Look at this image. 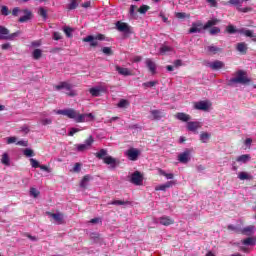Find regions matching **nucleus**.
<instances>
[{"label": "nucleus", "mask_w": 256, "mask_h": 256, "mask_svg": "<svg viewBox=\"0 0 256 256\" xmlns=\"http://www.w3.org/2000/svg\"><path fill=\"white\" fill-rule=\"evenodd\" d=\"M240 83L241 85H251V78L247 77V72L239 70L236 72V77L229 80L228 85Z\"/></svg>", "instance_id": "obj_3"}, {"label": "nucleus", "mask_w": 256, "mask_h": 256, "mask_svg": "<svg viewBox=\"0 0 256 256\" xmlns=\"http://www.w3.org/2000/svg\"><path fill=\"white\" fill-rule=\"evenodd\" d=\"M146 67L149 69L152 75H155L157 71V64H155L151 58L146 59Z\"/></svg>", "instance_id": "obj_17"}, {"label": "nucleus", "mask_w": 256, "mask_h": 256, "mask_svg": "<svg viewBox=\"0 0 256 256\" xmlns=\"http://www.w3.org/2000/svg\"><path fill=\"white\" fill-rule=\"evenodd\" d=\"M79 7V3H77V0H71L68 4L69 11H73V9H77Z\"/></svg>", "instance_id": "obj_39"}, {"label": "nucleus", "mask_w": 256, "mask_h": 256, "mask_svg": "<svg viewBox=\"0 0 256 256\" xmlns=\"http://www.w3.org/2000/svg\"><path fill=\"white\" fill-rule=\"evenodd\" d=\"M237 11H240V13H249L250 11H253V8L251 7L241 8V6H238Z\"/></svg>", "instance_id": "obj_51"}, {"label": "nucleus", "mask_w": 256, "mask_h": 256, "mask_svg": "<svg viewBox=\"0 0 256 256\" xmlns=\"http://www.w3.org/2000/svg\"><path fill=\"white\" fill-rule=\"evenodd\" d=\"M150 115L154 121H160V119L165 117L166 113L164 110H151Z\"/></svg>", "instance_id": "obj_12"}, {"label": "nucleus", "mask_w": 256, "mask_h": 256, "mask_svg": "<svg viewBox=\"0 0 256 256\" xmlns=\"http://www.w3.org/2000/svg\"><path fill=\"white\" fill-rule=\"evenodd\" d=\"M13 143H17V137L12 136L7 138V145H11Z\"/></svg>", "instance_id": "obj_59"}, {"label": "nucleus", "mask_w": 256, "mask_h": 256, "mask_svg": "<svg viewBox=\"0 0 256 256\" xmlns=\"http://www.w3.org/2000/svg\"><path fill=\"white\" fill-rule=\"evenodd\" d=\"M16 145H19L20 147H29V141L20 140V141L16 142Z\"/></svg>", "instance_id": "obj_55"}, {"label": "nucleus", "mask_w": 256, "mask_h": 256, "mask_svg": "<svg viewBox=\"0 0 256 256\" xmlns=\"http://www.w3.org/2000/svg\"><path fill=\"white\" fill-rule=\"evenodd\" d=\"M117 107H119V109H127V107H129V100L121 99Z\"/></svg>", "instance_id": "obj_33"}, {"label": "nucleus", "mask_w": 256, "mask_h": 256, "mask_svg": "<svg viewBox=\"0 0 256 256\" xmlns=\"http://www.w3.org/2000/svg\"><path fill=\"white\" fill-rule=\"evenodd\" d=\"M1 15L7 17V15H11V10L7 6H1Z\"/></svg>", "instance_id": "obj_43"}, {"label": "nucleus", "mask_w": 256, "mask_h": 256, "mask_svg": "<svg viewBox=\"0 0 256 256\" xmlns=\"http://www.w3.org/2000/svg\"><path fill=\"white\" fill-rule=\"evenodd\" d=\"M178 161L180 163H189L191 161V150L187 149L183 153L178 155Z\"/></svg>", "instance_id": "obj_10"}, {"label": "nucleus", "mask_w": 256, "mask_h": 256, "mask_svg": "<svg viewBox=\"0 0 256 256\" xmlns=\"http://www.w3.org/2000/svg\"><path fill=\"white\" fill-rule=\"evenodd\" d=\"M175 117H176V119H178V121H182V123H187V122L191 121V116L184 112L176 113Z\"/></svg>", "instance_id": "obj_16"}, {"label": "nucleus", "mask_w": 256, "mask_h": 256, "mask_svg": "<svg viewBox=\"0 0 256 256\" xmlns=\"http://www.w3.org/2000/svg\"><path fill=\"white\" fill-rule=\"evenodd\" d=\"M93 143H95V139H93V136H89L86 140H85V144L87 145L88 148L91 147V145H93Z\"/></svg>", "instance_id": "obj_48"}, {"label": "nucleus", "mask_w": 256, "mask_h": 256, "mask_svg": "<svg viewBox=\"0 0 256 256\" xmlns=\"http://www.w3.org/2000/svg\"><path fill=\"white\" fill-rule=\"evenodd\" d=\"M139 155H141V151L137 148H130L126 151V156L129 161H137L139 159Z\"/></svg>", "instance_id": "obj_9"}, {"label": "nucleus", "mask_w": 256, "mask_h": 256, "mask_svg": "<svg viewBox=\"0 0 256 256\" xmlns=\"http://www.w3.org/2000/svg\"><path fill=\"white\" fill-rule=\"evenodd\" d=\"M24 155H25L26 157H33V156L35 155V153L33 152V150H31V149H29V148H26V149L24 150Z\"/></svg>", "instance_id": "obj_57"}, {"label": "nucleus", "mask_w": 256, "mask_h": 256, "mask_svg": "<svg viewBox=\"0 0 256 256\" xmlns=\"http://www.w3.org/2000/svg\"><path fill=\"white\" fill-rule=\"evenodd\" d=\"M206 53H208L209 55H217V53H222L223 52V48H219L215 45H210L207 46L205 48Z\"/></svg>", "instance_id": "obj_13"}, {"label": "nucleus", "mask_w": 256, "mask_h": 256, "mask_svg": "<svg viewBox=\"0 0 256 256\" xmlns=\"http://www.w3.org/2000/svg\"><path fill=\"white\" fill-rule=\"evenodd\" d=\"M39 194H40V192H39V190H37V188H30V195L32 197L37 198V197H39Z\"/></svg>", "instance_id": "obj_53"}, {"label": "nucleus", "mask_w": 256, "mask_h": 256, "mask_svg": "<svg viewBox=\"0 0 256 256\" xmlns=\"http://www.w3.org/2000/svg\"><path fill=\"white\" fill-rule=\"evenodd\" d=\"M47 215H49V217H52V219H54V221H55V223H57V225H63V213L47 212Z\"/></svg>", "instance_id": "obj_14"}, {"label": "nucleus", "mask_w": 256, "mask_h": 256, "mask_svg": "<svg viewBox=\"0 0 256 256\" xmlns=\"http://www.w3.org/2000/svg\"><path fill=\"white\" fill-rule=\"evenodd\" d=\"M129 201H123V200H113L112 202H109L108 205H127Z\"/></svg>", "instance_id": "obj_45"}, {"label": "nucleus", "mask_w": 256, "mask_h": 256, "mask_svg": "<svg viewBox=\"0 0 256 256\" xmlns=\"http://www.w3.org/2000/svg\"><path fill=\"white\" fill-rule=\"evenodd\" d=\"M195 109H198V111H207L209 109V102L200 101L195 104Z\"/></svg>", "instance_id": "obj_22"}, {"label": "nucleus", "mask_w": 256, "mask_h": 256, "mask_svg": "<svg viewBox=\"0 0 256 256\" xmlns=\"http://www.w3.org/2000/svg\"><path fill=\"white\" fill-rule=\"evenodd\" d=\"M2 49H3V51H7V50L11 49V43L2 44Z\"/></svg>", "instance_id": "obj_64"}, {"label": "nucleus", "mask_w": 256, "mask_h": 256, "mask_svg": "<svg viewBox=\"0 0 256 256\" xmlns=\"http://www.w3.org/2000/svg\"><path fill=\"white\" fill-rule=\"evenodd\" d=\"M189 33H201V28H199V25L192 24V27L189 29Z\"/></svg>", "instance_id": "obj_42"}, {"label": "nucleus", "mask_w": 256, "mask_h": 256, "mask_svg": "<svg viewBox=\"0 0 256 256\" xmlns=\"http://www.w3.org/2000/svg\"><path fill=\"white\" fill-rule=\"evenodd\" d=\"M160 225H164V227H169V225H173L175 223V220H173L169 216H162L159 218Z\"/></svg>", "instance_id": "obj_15"}, {"label": "nucleus", "mask_w": 256, "mask_h": 256, "mask_svg": "<svg viewBox=\"0 0 256 256\" xmlns=\"http://www.w3.org/2000/svg\"><path fill=\"white\" fill-rule=\"evenodd\" d=\"M116 28L121 33H131V26L125 22L118 21L116 23Z\"/></svg>", "instance_id": "obj_11"}, {"label": "nucleus", "mask_w": 256, "mask_h": 256, "mask_svg": "<svg viewBox=\"0 0 256 256\" xmlns=\"http://www.w3.org/2000/svg\"><path fill=\"white\" fill-rule=\"evenodd\" d=\"M115 69L119 73V75H123L124 77H129V76L133 75V73H131V70H129L128 68L116 66Z\"/></svg>", "instance_id": "obj_20"}, {"label": "nucleus", "mask_w": 256, "mask_h": 256, "mask_svg": "<svg viewBox=\"0 0 256 256\" xmlns=\"http://www.w3.org/2000/svg\"><path fill=\"white\" fill-rule=\"evenodd\" d=\"M209 33H210V35H217V34L221 33V28H219V27H212L209 30Z\"/></svg>", "instance_id": "obj_50"}, {"label": "nucleus", "mask_w": 256, "mask_h": 256, "mask_svg": "<svg viewBox=\"0 0 256 256\" xmlns=\"http://www.w3.org/2000/svg\"><path fill=\"white\" fill-rule=\"evenodd\" d=\"M84 43H90V47H97L99 41H105V35L98 34L96 36L88 35L82 40Z\"/></svg>", "instance_id": "obj_5"}, {"label": "nucleus", "mask_w": 256, "mask_h": 256, "mask_svg": "<svg viewBox=\"0 0 256 256\" xmlns=\"http://www.w3.org/2000/svg\"><path fill=\"white\" fill-rule=\"evenodd\" d=\"M219 23H221L220 19L213 18L205 23L203 29H211V27H215V25H219Z\"/></svg>", "instance_id": "obj_19"}, {"label": "nucleus", "mask_w": 256, "mask_h": 256, "mask_svg": "<svg viewBox=\"0 0 256 256\" xmlns=\"http://www.w3.org/2000/svg\"><path fill=\"white\" fill-rule=\"evenodd\" d=\"M226 33H229V35H233V34L237 33V28H235V26L230 24L226 27Z\"/></svg>", "instance_id": "obj_38"}, {"label": "nucleus", "mask_w": 256, "mask_h": 256, "mask_svg": "<svg viewBox=\"0 0 256 256\" xmlns=\"http://www.w3.org/2000/svg\"><path fill=\"white\" fill-rule=\"evenodd\" d=\"M30 163H31V166H32L34 169H39V167H41V165L39 164V161H37V160L34 159V158H31V159H30Z\"/></svg>", "instance_id": "obj_49"}, {"label": "nucleus", "mask_w": 256, "mask_h": 256, "mask_svg": "<svg viewBox=\"0 0 256 256\" xmlns=\"http://www.w3.org/2000/svg\"><path fill=\"white\" fill-rule=\"evenodd\" d=\"M130 183L133 185H143V174H141L139 171L132 173Z\"/></svg>", "instance_id": "obj_8"}, {"label": "nucleus", "mask_w": 256, "mask_h": 256, "mask_svg": "<svg viewBox=\"0 0 256 256\" xmlns=\"http://www.w3.org/2000/svg\"><path fill=\"white\" fill-rule=\"evenodd\" d=\"M38 15H40V17H42L44 20L47 19V10L43 7H40L38 9Z\"/></svg>", "instance_id": "obj_40"}, {"label": "nucleus", "mask_w": 256, "mask_h": 256, "mask_svg": "<svg viewBox=\"0 0 256 256\" xmlns=\"http://www.w3.org/2000/svg\"><path fill=\"white\" fill-rule=\"evenodd\" d=\"M224 5H233L234 7H241V0H229Z\"/></svg>", "instance_id": "obj_37"}, {"label": "nucleus", "mask_w": 256, "mask_h": 256, "mask_svg": "<svg viewBox=\"0 0 256 256\" xmlns=\"http://www.w3.org/2000/svg\"><path fill=\"white\" fill-rule=\"evenodd\" d=\"M173 49L170 46L167 45H162L160 47V54L161 55H166L167 53L171 52Z\"/></svg>", "instance_id": "obj_34"}, {"label": "nucleus", "mask_w": 256, "mask_h": 256, "mask_svg": "<svg viewBox=\"0 0 256 256\" xmlns=\"http://www.w3.org/2000/svg\"><path fill=\"white\" fill-rule=\"evenodd\" d=\"M177 19H185L187 17V14L185 12H178L176 13Z\"/></svg>", "instance_id": "obj_61"}, {"label": "nucleus", "mask_w": 256, "mask_h": 256, "mask_svg": "<svg viewBox=\"0 0 256 256\" xmlns=\"http://www.w3.org/2000/svg\"><path fill=\"white\" fill-rule=\"evenodd\" d=\"M158 173L159 175H162L163 177H166V179H173L175 176L173 175V173H167L165 172V170L159 168L158 169Z\"/></svg>", "instance_id": "obj_32"}, {"label": "nucleus", "mask_w": 256, "mask_h": 256, "mask_svg": "<svg viewBox=\"0 0 256 256\" xmlns=\"http://www.w3.org/2000/svg\"><path fill=\"white\" fill-rule=\"evenodd\" d=\"M173 185H175V181H168L165 184L157 186L155 189L156 191H167V189H170Z\"/></svg>", "instance_id": "obj_23"}, {"label": "nucleus", "mask_w": 256, "mask_h": 256, "mask_svg": "<svg viewBox=\"0 0 256 256\" xmlns=\"http://www.w3.org/2000/svg\"><path fill=\"white\" fill-rule=\"evenodd\" d=\"M39 169L46 171L47 173H51V169L48 166L40 165Z\"/></svg>", "instance_id": "obj_62"}, {"label": "nucleus", "mask_w": 256, "mask_h": 256, "mask_svg": "<svg viewBox=\"0 0 256 256\" xmlns=\"http://www.w3.org/2000/svg\"><path fill=\"white\" fill-rule=\"evenodd\" d=\"M95 157H97V159H102L103 163H105V165H110L112 169H117V167L121 165L119 159L114 158L113 156H107L106 149H101L99 152H96Z\"/></svg>", "instance_id": "obj_2"}, {"label": "nucleus", "mask_w": 256, "mask_h": 256, "mask_svg": "<svg viewBox=\"0 0 256 256\" xmlns=\"http://www.w3.org/2000/svg\"><path fill=\"white\" fill-rule=\"evenodd\" d=\"M63 37L61 36V32H54L53 33V39L54 41H60Z\"/></svg>", "instance_id": "obj_60"}, {"label": "nucleus", "mask_w": 256, "mask_h": 256, "mask_svg": "<svg viewBox=\"0 0 256 256\" xmlns=\"http://www.w3.org/2000/svg\"><path fill=\"white\" fill-rule=\"evenodd\" d=\"M239 33H243V35H245V37H254L253 30L239 31Z\"/></svg>", "instance_id": "obj_56"}, {"label": "nucleus", "mask_w": 256, "mask_h": 256, "mask_svg": "<svg viewBox=\"0 0 256 256\" xmlns=\"http://www.w3.org/2000/svg\"><path fill=\"white\" fill-rule=\"evenodd\" d=\"M102 53H104V55H108V57H109V56L113 55V50L111 49V47H103Z\"/></svg>", "instance_id": "obj_47"}, {"label": "nucleus", "mask_w": 256, "mask_h": 256, "mask_svg": "<svg viewBox=\"0 0 256 256\" xmlns=\"http://www.w3.org/2000/svg\"><path fill=\"white\" fill-rule=\"evenodd\" d=\"M199 127H200L199 122H188L187 123L188 131H197V129H199Z\"/></svg>", "instance_id": "obj_26"}, {"label": "nucleus", "mask_w": 256, "mask_h": 256, "mask_svg": "<svg viewBox=\"0 0 256 256\" xmlns=\"http://www.w3.org/2000/svg\"><path fill=\"white\" fill-rule=\"evenodd\" d=\"M159 82L157 81H149V82H144L142 84V87H144V89H149L151 87H155V85H157Z\"/></svg>", "instance_id": "obj_36"}, {"label": "nucleus", "mask_w": 256, "mask_h": 256, "mask_svg": "<svg viewBox=\"0 0 256 256\" xmlns=\"http://www.w3.org/2000/svg\"><path fill=\"white\" fill-rule=\"evenodd\" d=\"M89 181H91V176L87 174L82 178L80 187H82V189H87V183H89Z\"/></svg>", "instance_id": "obj_25"}, {"label": "nucleus", "mask_w": 256, "mask_h": 256, "mask_svg": "<svg viewBox=\"0 0 256 256\" xmlns=\"http://www.w3.org/2000/svg\"><path fill=\"white\" fill-rule=\"evenodd\" d=\"M23 13H25V15L19 18V23H27V21L33 17V13L28 9L23 10Z\"/></svg>", "instance_id": "obj_18"}, {"label": "nucleus", "mask_w": 256, "mask_h": 256, "mask_svg": "<svg viewBox=\"0 0 256 256\" xmlns=\"http://www.w3.org/2000/svg\"><path fill=\"white\" fill-rule=\"evenodd\" d=\"M22 33L23 32L21 30H18L9 34V29L5 26H0V41H15L16 37H19Z\"/></svg>", "instance_id": "obj_4"}, {"label": "nucleus", "mask_w": 256, "mask_h": 256, "mask_svg": "<svg viewBox=\"0 0 256 256\" xmlns=\"http://www.w3.org/2000/svg\"><path fill=\"white\" fill-rule=\"evenodd\" d=\"M81 167H82V164L77 162L75 163L73 169H72V172L73 173H81Z\"/></svg>", "instance_id": "obj_46"}, {"label": "nucleus", "mask_w": 256, "mask_h": 256, "mask_svg": "<svg viewBox=\"0 0 256 256\" xmlns=\"http://www.w3.org/2000/svg\"><path fill=\"white\" fill-rule=\"evenodd\" d=\"M205 67H210L212 71H219V69H223L225 67V63L220 60H215L214 62L205 61Z\"/></svg>", "instance_id": "obj_7"}, {"label": "nucleus", "mask_w": 256, "mask_h": 256, "mask_svg": "<svg viewBox=\"0 0 256 256\" xmlns=\"http://www.w3.org/2000/svg\"><path fill=\"white\" fill-rule=\"evenodd\" d=\"M56 91H61V89H66V91H69L66 93L68 97H75L77 95V92L73 89V86L68 82H60V84L55 86Z\"/></svg>", "instance_id": "obj_6"}, {"label": "nucleus", "mask_w": 256, "mask_h": 256, "mask_svg": "<svg viewBox=\"0 0 256 256\" xmlns=\"http://www.w3.org/2000/svg\"><path fill=\"white\" fill-rule=\"evenodd\" d=\"M238 179H240V181H245V180L253 179V176L247 174L246 172H240L238 174Z\"/></svg>", "instance_id": "obj_30"}, {"label": "nucleus", "mask_w": 256, "mask_h": 256, "mask_svg": "<svg viewBox=\"0 0 256 256\" xmlns=\"http://www.w3.org/2000/svg\"><path fill=\"white\" fill-rule=\"evenodd\" d=\"M32 56L33 59L39 61V59H41V57L43 56V51H41V49H35L32 53Z\"/></svg>", "instance_id": "obj_29"}, {"label": "nucleus", "mask_w": 256, "mask_h": 256, "mask_svg": "<svg viewBox=\"0 0 256 256\" xmlns=\"http://www.w3.org/2000/svg\"><path fill=\"white\" fill-rule=\"evenodd\" d=\"M86 149H89L86 144L77 145V151L83 152V151H86Z\"/></svg>", "instance_id": "obj_58"}, {"label": "nucleus", "mask_w": 256, "mask_h": 256, "mask_svg": "<svg viewBox=\"0 0 256 256\" xmlns=\"http://www.w3.org/2000/svg\"><path fill=\"white\" fill-rule=\"evenodd\" d=\"M255 229V226H247L241 230L242 235H253V230Z\"/></svg>", "instance_id": "obj_27"}, {"label": "nucleus", "mask_w": 256, "mask_h": 256, "mask_svg": "<svg viewBox=\"0 0 256 256\" xmlns=\"http://www.w3.org/2000/svg\"><path fill=\"white\" fill-rule=\"evenodd\" d=\"M64 33L66 37H73V29L71 27H65L64 28Z\"/></svg>", "instance_id": "obj_52"}, {"label": "nucleus", "mask_w": 256, "mask_h": 256, "mask_svg": "<svg viewBox=\"0 0 256 256\" xmlns=\"http://www.w3.org/2000/svg\"><path fill=\"white\" fill-rule=\"evenodd\" d=\"M209 139H211V134H209L207 132H202L200 134V141L202 143H207V141H209Z\"/></svg>", "instance_id": "obj_31"}, {"label": "nucleus", "mask_w": 256, "mask_h": 256, "mask_svg": "<svg viewBox=\"0 0 256 256\" xmlns=\"http://www.w3.org/2000/svg\"><path fill=\"white\" fill-rule=\"evenodd\" d=\"M1 163H2L3 165H7V166L10 165V163H9V154L4 153V154L2 155Z\"/></svg>", "instance_id": "obj_44"}, {"label": "nucleus", "mask_w": 256, "mask_h": 256, "mask_svg": "<svg viewBox=\"0 0 256 256\" xmlns=\"http://www.w3.org/2000/svg\"><path fill=\"white\" fill-rule=\"evenodd\" d=\"M41 125H51V123H53V120H51V118H44L42 120H40Z\"/></svg>", "instance_id": "obj_54"}, {"label": "nucleus", "mask_w": 256, "mask_h": 256, "mask_svg": "<svg viewBox=\"0 0 256 256\" xmlns=\"http://www.w3.org/2000/svg\"><path fill=\"white\" fill-rule=\"evenodd\" d=\"M101 89L100 88H91L89 90V93L92 95V97H99L101 95Z\"/></svg>", "instance_id": "obj_35"}, {"label": "nucleus", "mask_w": 256, "mask_h": 256, "mask_svg": "<svg viewBox=\"0 0 256 256\" xmlns=\"http://www.w3.org/2000/svg\"><path fill=\"white\" fill-rule=\"evenodd\" d=\"M210 7H217V0H206Z\"/></svg>", "instance_id": "obj_63"}, {"label": "nucleus", "mask_w": 256, "mask_h": 256, "mask_svg": "<svg viewBox=\"0 0 256 256\" xmlns=\"http://www.w3.org/2000/svg\"><path fill=\"white\" fill-rule=\"evenodd\" d=\"M56 115H64L65 117H68V119H74L76 123H85L86 121H89V119H95V116H93L92 113L81 114L73 108L57 110Z\"/></svg>", "instance_id": "obj_1"}, {"label": "nucleus", "mask_w": 256, "mask_h": 256, "mask_svg": "<svg viewBox=\"0 0 256 256\" xmlns=\"http://www.w3.org/2000/svg\"><path fill=\"white\" fill-rule=\"evenodd\" d=\"M247 43L240 42L236 45V50L241 53V55H247Z\"/></svg>", "instance_id": "obj_21"}, {"label": "nucleus", "mask_w": 256, "mask_h": 256, "mask_svg": "<svg viewBox=\"0 0 256 256\" xmlns=\"http://www.w3.org/2000/svg\"><path fill=\"white\" fill-rule=\"evenodd\" d=\"M256 239L253 237H248L244 240H242V245H246V246H253L255 245Z\"/></svg>", "instance_id": "obj_28"}, {"label": "nucleus", "mask_w": 256, "mask_h": 256, "mask_svg": "<svg viewBox=\"0 0 256 256\" xmlns=\"http://www.w3.org/2000/svg\"><path fill=\"white\" fill-rule=\"evenodd\" d=\"M149 9H151V7H149L148 5H142L138 9V13H140L141 15H145V13H147V11H149Z\"/></svg>", "instance_id": "obj_41"}, {"label": "nucleus", "mask_w": 256, "mask_h": 256, "mask_svg": "<svg viewBox=\"0 0 256 256\" xmlns=\"http://www.w3.org/2000/svg\"><path fill=\"white\" fill-rule=\"evenodd\" d=\"M236 161L238 163H247L248 161H251V155L250 154H243L236 158Z\"/></svg>", "instance_id": "obj_24"}]
</instances>
